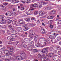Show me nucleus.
Listing matches in <instances>:
<instances>
[{"label":"nucleus","mask_w":61,"mask_h":61,"mask_svg":"<svg viewBox=\"0 0 61 61\" xmlns=\"http://www.w3.org/2000/svg\"><path fill=\"white\" fill-rule=\"evenodd\" d=\"M49 49V47H47L43 49L42 51H41V52L43 53L42 55V58L44 59H46V56L45 55L46 53L47 52V51Z\"/></svg>","instance_id":"1"},{"label":"nucleus","mask_w":61,"mask_h":61,"mask_svg":"<svg viewBox=\"0 0 61 61\" xmlns=\"http://www.w3.org/2000/svg\"><path fill=\"white\" fill-rule=\"evenodd\" d=\"M20 55L22 57H23L24 58H25L26 57V54H25V52L22 51V53L20 54Z\"/></svg>","instance_id":"2"},{"label":"nucleus","mask_w":61,"mask_h":61,"mask_svg":"<svg viewBox=\"0 0 61 61\" xmlns=\"http://www.w3.org/2000/svg\"><path fill=\"white\" fill-rule=\"evenodd\" d=\"M52 58L54 60L57 61L59 59V56H54L52 57Z\"/></svg>","instance_id":"3"},{"label":"nucleus","mask_w":61,"mask_h":61,"mask_svg":"<svg viewBox=\"0 0 61 61\" xmlns=\"http://www.w3.org/2000/svg\"><path fill=\"white\" fill-rule=\"evenodd\" d=\"M31 40V39L30 38L26 39L24 40V41L26 43H28L29 41H30Z\"/></svg>","instance_id":"4"},{"label":"nucleus","mask_w":61,"mask_h":61,"mask_svg":"<svg viewBox=\"0 0 61 61\" xmlns=\"http://www.w3.org/2000/svg\"><path fill=\"white\" fill-rule=\"evenodd\" d=\"M17 30L19 32H22V29L21 27H18L17 28Z\"/></svg>","instance_id":"5"},{"label":"nucleus","mask_w":61,"mask_h":61,"mask_svg":"<svg viewBox=\"0 0 61 61\" xmlns=\"http://www.w3.org/2000/svg\"><path fill=\"white\" fill-rule=\"evenodd\" d=\"M16 59L18 60H22L23 59L21 56H17L16 57Z\"/></svg>","instance_id":"6"},{"label":"nucleus","mask_w":61,"mask_h":61,"mask_svg":"<svg viewBox=\"0 0 61 61\" xmlns=\"http://www.w3.org/2000/svg\"><path fill=\"white\" fill-rule=\"evenodd\" d=\"M45 14V12L44 11H42L39 13V15L40 16H42Z\"/></svg>","instance_id":"7"},{"label":"nucleus","mask_w":61,"mask_h":61,"mask_svg":"<svg viewBox=\"0 0 61 61\" xmlns=\"http://www.w3.org/2000/svg\"><path fill=\"white\" fill-rule=\"evenodd\" d=\"M53 56V53H51L49 54V55H47V56L49 57V58H50L52 57Z\"/></svg>","instance_id":"8"},{"label":"nucleus","mask_w":61,"mask_h":61,"mask_svg":"<svg viewBox=\"0 0 61 61\" xmlns=\"http://www.w3.org/2000/svg\"><path fill=\"white\" fill-rule=\"evenodd\" d=\"M56 13V11L55 10H51L50 12V14L51 15H53Z\"/></svg>","instance_id":"9"},{"label":"nucleus","mask_w":61,"mask_h":61,"mask_svg":"<svg viewBox=\"0 0 61 61\" xmlns=\"http://www.w3.org/2000/svg\"><path fill=\"white\" fill-rule=\"evenodd\" d=\"M9 18V17H8L6 18L5 20L4 19H2V21H3V22L5 23V21H8V20H10V19Z\"/></svg>","instance_id":"10"},{"label":"nucleus","mask_w":61,"mask_h":61,"mask_svg":"<svg viewBox=\"0 0 61 61\" xmlns=\"http://www.w3.org/2000/svg\"><path fill=\"white\" fill-rule=\"evenodd\" d=\"M26 14H27V15H31L32 14V12L31 11L29 10L26 12Z\"/></svg>","instance_id":"11"},{"label":"nucleus","mask_w":61,"mask_h":61,"mask_svg":"<svg viewBox=\"0 0 61 61\" xmlns=\"http://www.w3.org/2000/svg\"><path fill=\"white\" fill-rule=\"evenodd\" d=\"M41 32L43 34H45L46 33V31L45 30V29H43L41 30Z\"/></svg>","instance_id":"12"},{"label":"nucleus","mask_w":61,"mask_h":61,"mask_svg":"<svg viewBox=\"0 0 61 61\" xmlns=\"http://www.w3.org/2000/svg\"><path fill=\"white\" fill-rule=\"evenodd\" d=\"M34 44V42L33 41H31L28 44L29 46H33Z\"/></svg>","instance_id":"13"},{"label":"nucleus","mask_w":61,"mask_h":61,"mask_svg":"<svg viewBox=\"0 0 61 61\" xmlns=\"http://www.w3.org/2000/svg\"><path fill=\"white\" fill-rule=\"evenodd\" d=\"M33 36H34V34H30L28 36L29 37H30L31 38V39H33Z\"/></svg>","instance_id":"14"},{"label":"nucleus","mask_w":61,"mask_h":61,"mask_svg":"<svg viewBox=\"0 0 61 61\" xmlns=\"http://www.w3.org/2000/svg\"><path fill=\"white\" fill-rule=\"evenodd\" d=\"M11 36H12V38L13 37L16 38V37H17V35L15 34H11Z\"/></svg>","instance_id":"15"},{"label":"nucleus","mask_w":61,"mask_h":61,"mask_svg":"<svg viewBox=\"0 0 61 61\" xmlns=\"http://www.w3.org/2000/svg\"><path fill=\"white\" fill-rule=\"evenodd\" d=\"M8 15L9 16H11L12 15V14H13L12 13V11H8Z\"/></svg>","instance_id":"16"},{"label":"nucleus","mask_w":61,"mask_h":61,"mask_svg":"<svg viewBox=\"0 0 61 61\" xmlns=\"http://www.w3.org/2000/svg\"><path fill=\"white\" fill-rule=\"evenodd\" d=\"M51 41L53 43H56V39L54 38L51 40Z\"/></svg>","instance_id":"17"},{"label":"nucleus","mask_w":61,"mask_h":61,"mask_svg":"<svg viewBox=\"0 0 61 61\" xmlns=\"http://www.w3.org/2000/svg\"><path fill=\"white\" fill-rule=\"evenodd\" d=\"M56 49L57 50H61V48H60V46H56Z\"/></svg>","instance_id":"18"},{"label":"nucleus","mask_w":61,"mask_h":61,"mask_svg":"<svg viewBox=\"0 0 61 61\" xmlns=\"http://www.w3.org/2000/svg\"><path fill=\"white\" fill-rule=\"evenodd\" d=\"M38 57L39 59H40L42 58V55L40 54H39L38 55Z\"/></svg>","instance_id":"19"},{"label":"nucleus","mask_w":61,"mask_h":61,"mask_svg":"<svg viewBox=\"0 0 61 61\" xmlns=\"http://www.w3.org/2000/svg\"><path fill=\"white\" fill-rule=\"evenodd\" d=\"M55 37V36H49V38L51 39L52 40L54 37Z\"/></svg>","instance_id":"20"},{"label":"nucleus","mask_w":61,"mask_h":61,"mask_svg":"<svg viewBox=\"0 0 61 61\" xmlns=\"http://www.w3.org/2000/svg\"><path fill=\"white\" fill-rule=\"evenodd\" d=\"M27 49L28 50H30V51H31V50H32V48L31 47L29 46L27 48Z\"/></svg>","instance_id":"21"},{"label":"nucleus","mask_w":61,"mask_h":61,"mask_svg":"<svg viewBox=\"0 0 61 61\" xmlns=\"http://www.w3.org/2000/svg\"><path fill=\"white\" fill-rule=\"evenodd\" d=\"M29 26L30 27H34L35 26V25L32 23H30L29 24Z\"/></svg>","instance_id":"22"},{"label":"nucleus","mask_w":61,"mask_h":61,"mask_svg":"<svg viewBox=\"0 0 61 61\" xmlns=\"http://www.w3.org/2000/svg\"><path fill=\"white\" fill-rule=\"evenodd\" d=\"M10 52H13L14 51V49H13V47H11L10 49Z\"/></svg>","instance_id":"23"},{"label":"nucleus","mask_w":61,"mask_h":61,"mask_svg":"<svg viewBox=\"0 0 61 61\" xmlns=\"http://www.w3.org/2000/svg\"><path fill=\"white\" fill-rule=\"evenodd\" d=\"M39 36L38 35L36 36L35 38V40H37V39H38L39 38Z\"/></svg>","instance_id":"24"},{"label":"nucleus","mask_w":61,"mask_h":61,"mask_svg":"<svg viewBox=\"0 0 61 61\" xmlns=\"http://www.w3.org/2000/svg\"><path fill=\"white\" fill-rule=\"evenodd\" d=\"M12 37L11 36H9L8 37V40H11Z\"/></svg>","instance_id":"25"},{"label":"nucleus","mask_w":61,"mask_h":61,"mask_svg":"<svg viewBox=\"0 0 61 61\" xmlns=\"http://www.w3.org/2000/svg\"><path fill=\"white\" fill-rule=\"evenodd\" d=\"M29 32L30 33V34H34V31L33 30H31Z\"/></svg>","instance_id":"26"},{"label":"nucleus","mask_w":61,"mask_h":61,"mask_svg":"<svg viewBox=\"0 0 61 61\" xmlns=\"http://www.w3.org/2000/svg\"><path fill=\"white\" fill-rule=\"evenodd\" d=\"M33 53H36L38 52V50L36 49H34L33 51Z\"/></svg>","instance_id":"27"},{"label":"nucleus","mask_w":61,"mask_h":61,"mask_svg":"<svg viewBox=\"0 0 61 61\" xmlns=\"http://www.w3.org/2000/svg\"><path fill=\"white\" fill-rule=\"evenodd\" d=\"M9 52L8 50H5L4 51V53L5 54H6V53H7Z\"/></svg>","instance_id":"28"},{"label":"nucleus","mask_w":61,"mask_h":61,"mask_svg":"<svg viewBox=\"0 0 61 61\" xmlns=\"http://www.w3.org/2000/svg\"><path fill=\"white\" fill-rule=\"evenodd\" d=\"M52 8L50 7V6H49L47 7V8H46V9H47V10H50V9H52Z\"/></svg>","instance_id":"29"},{"label":"nucleus","mask_w":61,"mask_h":61,"mask_svg":"<svg viewBox=\"0 0 61 61\" xmlns=\"http://www.w3.org/2000/svg\"><path fill=\"white\" fill-rule=\"evenodd\" d=\"M4 18V16L3 15H0V19H3Z\"/></svg>","instance_id":"30"},{"label":"nucleus","mask_w":61,"mask_h":61,"mask_svg":"<svg viewBox=\"0 0 61 61\" xmlns=\"http://www.w3.org/2000/svg\"><path fill=\"white\" fill-rule=\"evenodd\" d=\"M56 39L57 41H59L61 39V37L59 36H58L57 38Z\"/></svg>","instance_id":"31"},{"label":"nucleus","mask_w":61,"mask_h":61,"mask_svg":"<svg viewBox=\"0 0 61 61\" xmlns=\"http://www.w3.org/2000/svg\"><path fill=\"white\" fill-rule=\"evenodd\" d=\"M17 22L16 21H15V20H13L12 21V23L13 25H15L16 24V23Z\"/></svg>","instance_id":"32"},{"label":"nucleus","mask_w":61,"mask_h":61,"mask_svg":"<svg viewBox=\"0 0 61 61\" xmlns=\"http://www.w3.org/2000/svg\"><path fill=\"white\" fill-rule=\"evenodd\" d=\"M19 22L20 23V24H23V23H25L24 21L23 20H20L19 21Z\"/></svg>","instance_id":"33"},{"label":"nucleus","mask_w":61,"mask_h":61,"mask_svg":"<svg viewBox=\"0 0 61 61\" xmlns=\"http://www.w3.org/2000/svg\"><path fill=\"white\" fill-rule=\"evenodd\" d=\"M12 53H9V51L6 54V55L7 56H9L11 55H12Z\"/></svg>","instance_id":"34"},{"label":"nucleus","mask_w":61,"mask_h":61,"mask_svg":"<svg viewBox=\"0 0 61 61\" xmlns=\"http://www.w3.org/2000/svg\"><path fill=\"white\" fill-rule=\"evenodd\" d=\"M50 27L51 29H52L54 28V25H50Z\"/></svg>","instance_id":"35"},{"label":"nucleus","mask_w":61,"mask_h":61,"mask_svg":"<svg viewBox=\"0 0 61 61\" xmlns=\"http://www.w3.org/2000/svg\"><path fill=\"white\" fill-rule=\"evenodd\" d=\"M7 42L9 45H12V42L9 41H8Z\"/></svg>","instance_id":"36"},{"label":"nucleus","mask_w":61,"mask_h":61,"mask_svg":"<svg viewBox=\"0 0 61 61\" xmlns=\"http://www.w3.org/2000/svg\"><path fill=\"white\" fill-rule=\"evenodd\" d=\"M53 49V47H50L49 48V50L50 51H52Z\"/></svg>","instance_id":"37"},{"label":"nucleus","mask_w":61,"mask_h":61,"mask_svg":"<svg viewBox=\"0 0 61 61\" xmlns=\"http://www.w3.org/2000/svg\"><path fill=\"white\" fill-rule=\"evenodd\" d=\"M28 28L27 27H25L24 28V31H26L27 30H28Z\"/></svg>","instance_id":"38"},{"label":"nucleus","mask_w":61,"mask_h":61,"mask_svg":"<svg viewBox=\"0 0 61 61\" xmlns=\"http://www.w3.org/2000/svg\"><path fill=\"white\" fill-rule=\"evenodd\" d=\"M6 26L4 25V26H2L1 27V28H6Z\"/></svg>","instance_id":"39"},{"label":"nucleus","mask_w":61,"mask_h":61,"mask_svg":"<svg viewBox=\"0 0 61 61\" xmlns=\"http://www.w3.org/2000/svg\"><path fill=\"white\" fill-rule=\"evenodd\" d=\"M26 26V24H24L22 25V27H25Z\"/></svg>","instance_id":"40"},{"label":"nucleus","mask_w":61,"mask_h":61,"mask_svg":"<svg viewBox=\"0 0 61 61\" xmlns=\"http://www.w3.org/2000/svg\"><path fill=\"white\" fill-rule=\"evenodd\" d=\"M39 45L41 46V47H42V46H43V43H42V42H41L39 44Z\"/></svg>","instance_id":"41"},{"label":"nucleus","mask_w":61,"mask_h":61,"mask_svg":"<svg viewBox=\"0 0 61 61\" xmlns=\"http://www.w3.org/2000/svg\"><path fill=\"white\" fill-rule=\"evenodd\" d=\"M40 4L41 5H44V2L43 1H41L40 2Z\"/></svg>","instance_id":"42"},{"label":"nucleus","mask_w":61,"mask_h":61,"mask_svg":"<svg viewBox=\"0 0 61 61\" xmlns=\"http://www.w3.org/2000/svg\"><path fill=\"white\" fill-rule=\"evenodd\" d=\"M46 45V42H44L43 43V45L42 44V47L45 46Z\"/></svg>","instance_id":"43"},{"label":"nucleus","mask_w":61,"mask_h":61,"mask_svg":"<svg viewBox=\"0 0 61 61\" xmlns=\"http://www.w3.org/2000/svg\"><path fill=\"white\" fill-rule=\"evenodd\" d=\"M26 21H29L30 20V19L29 18L26 19Z\"/></svg>","instance_id":"44"},{"label":"nucleus","mask_w":61,"mask_h":61,"mask_svg":"<svg viewBox=\"0 0 61 61\" xmlns=\"http://www.w3.org/2000/svg\"><path fill=\"white\" fill-rule=\"evenodd\" d=\"M12 33H16V31L14 30H12L11 32Z\"/></svg>","instance_id":"45"},{"label":"nucleus","mask_w":61,"mask_h":61,"mask_svg":"<svg viewBox=\"0 0 61 61\" xmlns=\"http://www.w3.org/2000/svg\"><path fill=\"white\" fill-rule=\"evenodd\" d=\"M58 54L59 55H60L61 56V52L60 51H58Z\"/></svg>","instance_id":"46"},{"label":"nucleus","mask_w":61,"mask_h":61,"mask_svg":"<svg viewBox=\"0 0 61 61\" xmlns=\"http://www.w3.org/2000/svg\"><path fill=\"white\" fill-rule=\"evenodd\" d=\"M11 26V25L10 24H7V27H10Z\"/></svg>","instance_id":"47"},{"label":"nucleus","mask_w":61,"mask_h":61,"mask_svg":"<svg viewBox=\"0 0 61 61\" xmlns=\"http://www.w3.org/2000/svg\"><path fill=\"white\" fill-rule=\"evenodd\" d=\"M8 3H3V4L4 5H8Z\"/></svg>","instance_id":"48"},{"label":"nucleus","mask_w":61,"mask_h":61,"mask_svg":"<svg viewBox=\"0 0 61 61\" xmlns=\"http://www.w3.org/2000/svg\"><path fill=\"white\" fill-rule=\"evenodd\" d=\"M33 6L34 7H36V6H37V4H35L33 5Z\"/></svg>","instance_id":"49"},{"label":"nucleus","mask_w":61,"mask_h":61,"mask_svg":"<svg viewBox=\"0 0 61 61\" xmlns=\"http://www.w3.org/2000/svg\"><path fill=\"white\" fill-rule=\"evenodd\" d=\"M44 39V38H40L39 41H39H40L41 42V41H42V39Z\"/></svg>","instance_id":"50"},{"label":"nucleus","mask_w":61,"mask_h":61,"mask_svg":"<svg viewBox=\"0 0 61 61\" xmlns=\"http://www.w3.org/2000/svg\"><path fill=\"white\" fill-rule=\"evenodd\" d=\"M15 38H11V41H15Z\"/></svg>","instance_id":"51"},{"label":"nucleus","mask_w":61,"mask_h":61,"mask_svg":"<svg viewBox=\"0 0 61 61\" xmlns=\"http://www.w3.org/2000/svg\"><path fill=\"white\" fill-rule=\"evenodd\" d=\"M38 13L37 11H35L34 13V15H36L37 14H38Z\"/></svg>","instance_id":"52"},{"label":"nucleus","mask_w":61,"mask_h":61,"mask_svg":"<svg viewBox=\"0 0 61 61\" xmlns=\"http://www.w3.org/2000/svg\"><path fill=\"white\" fill-rule=\"evenodd\" d=\"M40 22L39 20H38L37 21V24H40Z\"/></svg>","instance_id":"53"},{"label":"nucleus","mask_w":61,"mask_h":61,"mask_svg":"<svg viewBox=\"0 0 61 61\" xmlns=\"http://www.w3.org/2000/svg\"><path fill=\"white\" fill-rule=\"evenodd\" d=\"M30 1H31L30 0H28L26 2V3H30Z\"/></svg>","instance_id":"54"},{"label":"nucleus","mask_w":61,"mask_h":61,"mask_svg":"<svg viewBox=\"0 0 61 61\" xmlns=\"http://www.w3.org/2000/svg\"><path fill=\"white\" fill-rule=\"evenodd\" d=\"M17 10V9L14 8L13 9V11H16Z\"/></svg>","instance_id":"55"},{"label":"nucleus","mask_w":61,"mask_h":61,"mask_svg":"<svg viewBox=\"0 0 61 61\" xmlns=\"http://www.w3.org/2000/svg\"><path fill=\"white\" fill-rule=\"evenodd\" d=\"M47 18L49 19H51V16H48L47 17Z\"/></svg>","instance_id":"56"},{"label":"nucleus","mask_w":61,"mask_h":61,"mask_svg":"<svg viewBox=\"0 0 61 61\" xmlns=\"http://www.w3.org/2000/svg\"><path fill=\"white\" fill-rule=\"evenodd\" d=\"M57 52V51L56 50H54L53 51V52L56 54V52Z\"/></svg>","instance_id":"57"},{"label":"nucleus","mask_w":61,"mask_h":61,"mask_svg":"<svg viewBox=\"0 0 61 61\" xmlns=\"http://www.w3.org/2000/svg\"><path fill=\"white\" fill-rule=\"evenodd\" d=\"M24 48H26L27 47V45H26L24 44Z\"/></svg>","instance_id":"58"},{"label":"nucleus","mask_w":61,"mask_h":61,"mask_svg":"<svg viewBox=\"0 0 61 61\" xmlns=\"http://www.w3.org/2000/svg\"><path fill=\"white\" fill-rule=\"evenodd\" d=\"M24 9H25V8L24 7H22L21 8V10H24Z\"/></svg>","instance_id":"59"},{"label":"nucleus","mask_w":61,"mask_h":61,"mask_svg":"<svg viewBox=\"0 0 61 61\" xmlns=\"http://www.w3.org/2000/svg\"><path fill=\"white\" fill-rule=\"evenodd\" d=\"M14 2H15L16 3H18L19 1H18V0H14Z\"/></svg>","instance_id":"60"},{"label":"nucleus","mask_w":61,"mask_h":61,"mask_svg":"<svg viewBox=\"0 0 61 61\" xmlns=\"http://www.w3.org/2000/svg\"><path fill=\"white\" fill-rule=\"evenodd\" d=\"M35 19L34 18H31V20H35Z\"/></svg>","instance_id":"61"},{"label":"nucleus","mask_w":61,"mask_h":61,"mask_svg":"<svg viewBox=\"0 0 61 61\" xmlns=\"http://www.w3.org/2000/svg\"><path fill=\"white\" fill-rule=\"evenodd\" d=\"M43 2V5H46V4H47V3L46 2H45V1H44Z\"/></svg>","instance_id":"62"},{"label":"nucleus","mask_w":61,"mask_h":61,"mask_svg":"<svg viewBox=\"0 0 61 61\" xmlns=\"http://www.w3.org/2000/svg\"><path fill=\"white\" fill-rule=\"evenodd\" d=\"M11 22H12V21L11 20H10L9 21H8V23L9 24V23H11Z\"/></svg>","instance_id":"63"},{"label":"nucleus","mask_w":61,"mask_h":61,"mask_svg":"<svg viewBox=\"0 0 61 61\" xmlns=\"http://www.w3.org/2000/svg\"><path fill=\"white\" fill-rule=\"evenodd\" d=\"M59 24H61V20H60L59 21Z\"/></svg>","instance_id":"64"}]
</instances>
